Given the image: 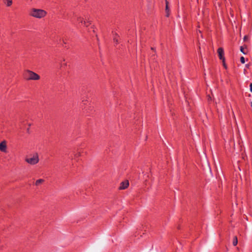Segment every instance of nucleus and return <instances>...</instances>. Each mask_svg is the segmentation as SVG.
Returning <instances> with one entry per match:
<instances>
[{
    "mask_svg": "<svg viewBox=\"0 0 252 252\" xmlns=\"http://www.w3.org/2000/svg\"><path fill=\"white\" fill-rule=\"evenodd\" d=\"M250 91L252 93V83H251L250 85Z\"/></svg>",
    "mask_w": 252,
    "mask_h": 252,
    "instance_id": "15",
    "label": "nucleus"
},
{
    "mask_svg": "<svg viewBox=\"0 0 252 252\" xmlns=\"http://www.w3.org/2000/svg\"><path fill=\"white\" fill-rule=\"evenodd\" d=\"M24 77L26 80H38L40 79V76L36 73L31 71L27 70L24 74Z\"/></svg>",
    "mask_w": 252,
    "mask_h": 252,
    "instance_id": "1",
    "label": "nucleus"
},
{
    "mask_svg": "<svg viewBox=\"0 0 252 252\" xmlns=\"http://www.w3.org/2000/svg\"><path fill=\"white\" fill-rule=\"evenodd\" d=\"M245 39H246V36L244 38V40H245Z\"/></svg>",
    "mask_w": 252,
    "mask_h": 252,
    "instance_id": "17",
    "label": "nucleus"
},
{
    "mask_svg": "<svg viewBox=\"0 0 252 252\" xmlns=\"http://www.w3.org/2000/svg\"><path fill=\"white\" fill-rule=\"evenodd\" d=\"M251 106L252 107V102H251Z\"/></svg>",
    "mask_w": 252,
    "mask_h": 252,
    "instance_id": "19",
    "label": "nucleus"
},
{
    "mask_svg": "<svg viewBox=\"0 0 252 252\" xmlns=\"http://www.w3.org/2000/svg\"><path fill=\"white\" fill-rule=\"evenodd\" d=\"M6 150V143L5 141H2L0 143V150L1 152H5Z\"/></svg>",
    "mask_w": 252,
    "mask_h": 252,
    "instance_id": "6",
    "label": "nucleus"
},
{
    "mask_svg": "<svg viewBox=\"0 0 252 252\" xmlns=\"http://www.w3.org/2000/svg\"><path fill=\"white\" fill-rule=\"evenodd\" d=\"M46 14V11L43 10L34 8L32 9L30 12L31 16L37 18H41L44 17Z\"/></svg>",
    "mask_w": 252,
    "mask_h": 252,
    "instance_id": "2",
    "label": "nucleus"
},
{
    "mask_svg": "<svg viewBox=\"0 0 252 252\" xmlns=\"http://www.w3.org/2000/svg\"><path fill=\"white\" fill-rule=\"evenodd\" d=\"M218 55H219V59L220 60H222V62H224L225 61V58H224V51H223V49L220 47L219 48H218Z\"/></svg>",
    "mask_w": 252,
    "mask_h": 252,
    "instance_id": "4",
    "label": "nucleus"
},
{
    "mask_svg": "<svg viewBox=\"0 0 252 252\" xmlns=\"http://www.w3.org/2000/svg\"><path fill=\"white\" fill-rule=\"evenodd\" d=\"M238 243V240L236 236H235L233 238V245L236 246Z\"/></svg>",
    "mask_w": 252,
    "mask_h": 252,
    "instance_id": "12",
    "label": "nucleus"
},
{
    "mask_svg": "<svg viewBox=\"0 0 252 252\" xmlns=\"http://www.w3.org/2000/svg\"><path fill=\"white\" fill-rule=\"evenodd\" d=\"M44 181V180L43 179H38L36 180V181L35 182V185L36 186H39L40 184H42Z\"/></svg>",
    "mask_w": 252,
    "mask_h": 252,
    "instance_id": "10",
    "label": "nucleus"
},
{
    "mask_svg": "<svg viewBox=\"0 0 252 252\" xmlns=\"http://www.w3.org/2000/svg\"><path fill=\"white\" fill-rule=\"evenodd\" d=\"M129 186V182L127 180L122 182L120 184V186L119 188V189H126Z\"/></svg>",
    "mask_w": 252,
    "mask_h": 252,
    "instance_id": "5",
    "label": "nucleus"
},
{
    "mask_svg": "<svg viewBox=\"0 0 252 252\" xmlns=\"http://www.w3.org/2000/svg\"><path fill=\"white\" fill-rule=\"evenodd\" d=\"M240 62L242 63H244L245 62V58L244 57H241L240 58Z\"/></svg>",
    "mask_w": 252,
    "mask_h": 252,
    "instance_id": "13",
    "label": "nucleus"
},
{
    "mask_svg": "<svg viewBox=\"0 0 252 252\" xmlns=\"http://www.w3.org/2000/svg\"><path fill=\"white\" fill-rule=\"evenodd\" d=\"M78 21L79 23H81L82 24H84L86 27H88L89 24H90L89 22H86L81 18H78Z\"/></svg>",
    "mask_w": 252,
    "mask_h": 252,
    "instance_id": "7",
    "label": "nucleus"
},
{
    "mask_svg": "<svg viewBox=\"0 0 252 252\" xmlns=\"http://www.w3.org/2000/svg\"><path fill=\"white\" fill-rule=\"evenodd\" d=\"M80 156V154L79 153V154H78V156Z\"/></svg>",
    "mask_w": 252,
    "mask_h": 252,
    "instance_id": "20",
    "label": "nucleus"
},
{
    "mask_svg": "<svg viewBox=\"0 0 252 252\" xmlns=\"http://www.w3.org/2000/svg\"><path fill=\"white\" fill-rule=\"evenodd\" d=\"M113 39H114V42L116 44H118L119 43L118 39V35L117 34H116L114 36Z\"/></svg>",
    "mask_w": 252,
    "mask_h": 252,
    "instance_id": "11",
    "label": "nucleus"
},
{
    "mask_svg": "<svg viewBox=\"0 0 252 252\" xmlns=\"http://www.w3.org/2000/svg\"><path fill=\"white\" fill-rule=\"evenodd\" d=\"M26 161L28 163L32 165H34L36 164L39 161V158L37 154H35L32 157L26 158Z\"/></svg>",
    "mask_w": 252,
    "mask_h": 252,
    "instance_id": "3",
    "label": "nucleus"
},
{
    "mask_svg": "<svg viewBox=\"0 0 252 252\" xmlns=\"http://www.w3.org/2000/svg\"><path fill=\"white\" fill-rule=\"evenodd\" d=\"M240 50H241V51L243 54H246V53L244 52V49H243V48L242 47H241Z\"/></svg>",
    "mask_w": 252,
    "mask_h": 252,
    "instance_id": "14",
    "label": "nucleus"
},
{
    "mask_svg": "<svg viewBox=\"0 0 252 252\" xmlns=\"http://www.w3.org/2000/svg\"><path fill=\"white\" fill-rule=\"evenodd\" d=\"M3 2L7 6H10L12 4V0H3Z\"/></svg>",
    "mask_w": 252,
    "mask_h": 252,
    "instance_id": "9",
    "label": "nucleus"
},
{
    "mask_svg": "<svg viewBox=\"0 0 252 252\" xmlns=\"http://www.w3.org/2000/svg\"><path fill=\"white\" fill-rule=\"evenodd\" d=\"M151 49H152V50H155V49H154L153 47H152V48H151Z\"/></svg>",
    "mask_w": 252,
    "mask_h": 252,
    "instance_id": "18",
    "label": "nucleus"
},
{
    "mask_svg": "<svg viewBox=\"0 0 252 252\" xmlns=\"http://www.w3.org/2000/svg\"><path fill=\"white\" fill-rule=\"evenodd\" d=\"M165 3H166V8H165V12H166V16L169 17V9L168 7V2L167 0H165Z\"/></svg>",
    "mask_w": 252,
    "mask_h": 252,
    "instance_id": "8",
    "label": "nucleus"
},
{
    "mask_svg": "<svg viewBox=\"0 0 252 252\" xmlns=\"http://www.w3.org/2000/svg\"><path fill=\"white\" fill-rule=\"evenodd\" d=\"M223 66H224L225 68H226V64H225V62H223Z\"/></svg>",
    "mask_w": 252,
    "mask_h": 252,
    "instance_id": "16",
    "label": "nucleus"
}]
</instances>
